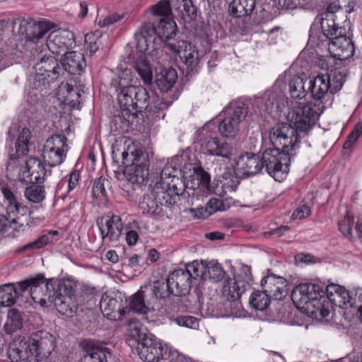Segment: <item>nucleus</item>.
<instances>
[{
	"label": "nucleus",
	"mask_w": 362,
	"mask_h": 362,
	"mask_svg": "<svg viewBox=\"0 0 362 362\" xmlns=\"http://www.w3.org/2000/svg\"><path fill=\"white\" fill-rule=\"evenodd\" d=\"M321 28L330 40L329 51L339 60H346L354 54V45L350 39L351 23L346 11L336 2L330 4L322 15Z\"/></svg>",
	"instance_id": "1"
},
{
	"label": "nucleus",
	"mask_w": 362,
	"mask_h": 362,
	"mask_svg": "<svg viewBox=\"0 0 362 362\" xmlns=\"http://www.w3.org/2000/svg\"><path fill=\"white\" fill-rule=\"evenodd\" d=\"M35 278H40V281H36L30 288V296L33 301L42 306H48V303H53L62 315H71V296L74 292L71 285L59 282L55 286L52 279L45 283L42 274H37Z\"/></svg>",
	"instance_id": "2"
},
{
	"label": "nucleus",
	"mask_w": 362,
	"mask_h": 362,
	"mask_svg": "<svg viewBox=\"0 0 362 362\" xmlns=\"http://www.w3.org/2000/svg\"><path fill=\"white\" fill-rule=\"evenodd\" d=\"M119 85L122 86L118 94V102L121 107L122 117L127 121L133 120L139 112L148 107L149 95L146 89L141 86H125L124 82L131 79V71L129 69L122 70L118 74Z\"/></svg>",
	"instance_id": "3"
},
{
	"label": "nucleus",
	"mask_w": 362,
	"mask_h": 362,
	"mask_svg": "<svg viewBox=\"0 0 362 362\" xmlns=\"http://www.w3.org/2000/svg\"><path fill=\"white\" fill-rule=\"evenodd\" d=\"M320 113L318 105L313 103H296L288 112V119L299 134H306L313 127Z\"/></svg>",
	"instance_id": "4"
},
{
	"label": "nucleus",
	"mask_w": 362,
	"mask_h": 362,
	"mask_svg": "<svg viewBox=\"0 0 362 362\" xmlns=\"http://www.w3.org/2000/svg\"><path fill=\"white\" fill-rule=\"evenodd\" d=\"M260 159L262 170L265 169V171L276 181L281 182L286 178L289 170V154L274 147L265 150Z\"/></svg>",
	"instance_id": "5"
},
{
	"label": "nucleus",
	"mask_w": 362,
	"mask_h": 362,
	"mask_svg": "<svg viewBox=\"0 0 362 362\" xmlns=\"http://www.w3.org/2000/svg\"><path fill=\"white\" fill-rule=\"evenodd\" d=\"M300 134L291 124L275 125L269 132V139L274 147L290 154L298 146Z\"/></svg>",
	"instance_id": "6"
},
{
	"label": "nucleus",
	"mask_w": 362,
	"mask_h": 362,
	"mask_svg": "<svg viewBox=\"0 0 362 362\" xmlns=\"http://www.w3.org/2000/svg\"><path fill=\"white\" fill-rule=\"evenodd\" d=\"M6 202V214L12 218L20 221L22 226H30L31 212L29 209L20 203L16 194L7 186H3L1 189Z\"/></svg>",
	"instance_id": "7"
},
{
	"label": "nucleus",
	"mask_w": 362,
	"mask_h": 362,
	"mask_svg": "<svg viewBox=\"0 0 362 362\" xmlns=\"http://www.w3.org/2000/svg\"><path fill=\"white\" fill-rule=\"evenodd\" d=\"M66 141V137L61 134L52 136L47 140L42 156L49 166H56L63 163L68 151Z\"/></svg>",
	"instance_id": "8"
},
{
	"label": "nucleus",
	"mask_w": 362,
	"mask_h": 362,
	"mask_svg": "<svg viewBox=\"0 0 362 362\" xmlns=\"http://www.w3.org/2000/svg\"><path fill=\"white\" fill-rule=\"evenodd\" d=\"M132 163L127 166L124 174L132 183H143L148 175V156L141 149L131 152Z\"/></svg>",
	"instance_id": "9"
},
{
	"label": "nucleus",
	"mask_w": 362,
	"mask_h": 362,
	"mask_svg": "<svg viewBox=\"0 0 362 362\" xmlns=\"http://www.w3.org/2000/svg\"><path fill=\"white\" fill-rule=\"evenodd\" d=\"M322 293H324V290L317 284H300L293 289L291 299L297 308L308 310H311L313 302Z\"/></svg>",
	"instance_id": "10"
},
{
	"label": "nucleus",
	"mask_w": 362,
	"mask_h": 362,
	"mask_svg": "<svg viewBox=\"0 0 362 362\" xmlns=\"http://www.w3.org/2000/svg\"><path fill=\"white\" fill-rule=\"evenodd\" d=\"M16 22L19 24V33L33 42H37L53 28L49 21H35L30 18H18Z\"/></svg>",
	"instance_id": "11"
},
{
	"label": "nucleus",
	"mask_w": 362,
	"mask_h": 362,
	"mask_svg": "<svg viewBox=\"0 0 362 362\" xmlns=\"http://www.w3.org/2000/svg\"><path fill=\"white\" fill-rule=\"evenodd\" d=\"M35 70V79L39 83L45 84L47 81L57 80L62 74V69L57 60L52 56H43L36 63L34 67Z\"/></svg>",
	"instance_id": "12"
},
{
	"label": "nucleus",
	"mask_w": 362,
	"mask_h": 362,
	"mask_svg": "<svg viewBox=\"0 0 362 362\" xmlns=\"http://www.w3.org/2000/svg\"><path fill=\"white\" fill-rule=\"evenodd\" d=\"M247 114V108L243 105H238L233 110H228L227 115L218 125L221 135L226 138L234 137L240 130V123Z\"/></svg>",
	"instance_id": "13"
},
{
	"label": "nucleus",
	"mask_w": 362,
	"mask_h": 362,
	"mask_svg": "<svg viewBox=\"0 0 362 362\" xmlns=\"http://www.w3.org/2000/svg\"><path fill=\"white\" fill-rule=\"evenodd\" d=\"M243 272L245 274L244 279L242 278L240 274H238L233 279H228L224 281L222 293L228 301L239 300L241 295L249 287V281H251L250 268L247 267H243Z\"/></svg>",
	"instance_id": "14"
},
{
	"label": "nucleus",
	"mask_w": 362,
	"mask_h": 362,
	"mask_svg": "<svg viewBox=\"0 0 362 362\" xmlns=\"http://www.w3.org/2000/svg\"><path fill=\"white\" fill-rule=\"evenodd\" d=\"M165 47L180 59L192 71L199 65V53L195 47L185 40L168 42Z\"/></svg>",
	"instance_id": "15"
},
{
	"label": "nucleus",
	"mask_w": 362,
	"mask_h": 362,
	"mask_svg": "<svg viewBox=\"0 0 362 362\" xmlns=\"http://www.w3.org/2000/svg\"><path fill=\"white\" fill-rule=\"evenodd\" d=\"M50 174L42 162L31 157L25 162V165L18 173L19 180L25 183H42Z\"/></svg>",
	"instance_id": "16"
},
{
	"label": "nucleus",
	"mask_w": 362,
	"mask_h": 362,
	"mask_svg": "<svg viewBox=\"0 0 362 362\" xmlns=\"http://www.w3.org/2000/svg\"><path fill=\"white\" fill-rule=\"evenodd\" d=\"M308 89L311 93L313 98L317 100H322L330 90L331 93L339 90L343 81L341 78L337 80L333 85L331 84V78L328 74H319L314 79H307Z\"/></svg>",
	"instance_id": "17"
},
{
	"label": "nucleus",
	"mask_w": 362,
	"mask_h": 362,
	"mask_svg": "<svg viewBox=\"0 0 362 362\" xmlns=\"http://www.w3.org/2000/svg\"><path fill=\"white\" fill-rule=\"evenodd\" d=\"M160 185H154L150 194L143 197L139 202V209L143 214L155 215L160 213L162 206H170V201L165 199V193Z\"/></svg>",
	"instance_id": "18"
},
{
	"label": "nucleus",
	"mask_w": 362,
	"mask_h": 362,
	"mask_svg": "<svg viewBox=\"0 0 362 362\" xmlns=\"http://www.w3.org/2000/svg\"><path fill=\"white\" fill-rule=\"evenodd\" d=\"M47 46L53 54L63 55L75 45L73 33L66 30L51 32L47 39Z\"/></svg>",
	"instance_id": "19"
},
{
	"label": "nucleus",
	"mask_w": 362,
	"mask_h": 362,
	"mask_svg": "<svg viewBox=\"0 0 362 362\" xmlns=\"http://www.w3.org/2000/svg\"><path fill=\"white\" fill-rule=\"evenodd\" d=\"M97 225L104 244L117 241L122 235L123 224L117 215L103 217L97 221Z\"/></svg>",
	"instance_id": "20"
},
{
	"label": "nucleus",
	"mask_w": 362,
	"mask_h": 362,
	"mask_svg": "<svg viewBox=\"0 0 362 362\" xmlns=\"http://www.w3.org/2000/svg\"><path fill=\"white\" fill-rule=\"evenodd\" d=\"M28 342L34 355L38 358V362L48 357L54 349V337L46 331L35 332Z\"/></svg>",
	"instance_id": "21"
},
{
	"label": "nucleus",
	"mask_w": 362,
	"mask_h": 362,
	"mask_svg": "<svg viewBox=\"0 0 362 362\" xmlns=\"http://www.w3.org/2000/svg\"><path fill=\"white\" fill-rule=\"evenodd\" d=\"M7 354L11 362H38L23 337H17L10 343Z\"/></svg>",
	"instance_id": "22"
},
{
	"label": "nucleus",
	"mask_w": 362,
	"mask_h": 362,
	"mask_svg": "<svg viewBox=\"0 0 362 362\" xmlns=\"http://www.w3.org/2000/svg\"><path fill=\"white\" fill-rule=\"evenodd\" d=\"M192 286V276L184 269H177L170 273L167 279L166 286L172 294L181 296L189 292Z\"/></svg>",
	"instance_id": "23"
},
{
	"label": "nucleus",
	"mask_w": 362,
	"mask_h": 362,
	"mask_svg": "<svg viewBox=\"0 0 362 362\" xmlns=\"http://www.w3.org/2000/svg\"><path fill=\"white\" fill-rule=\"evenodd\" d=\"M136 349L140 358L146 362H157L167 355L161 343L153 337L146 339Z\"/></svg>",
	"instance_id": "24"
},
{
	"label": "nucleus",
	"mask_w": 362,
	"mask_h": 362,
	"mask_svg": "<svg viewBox=\"0 0 362 362\" xmlns=\"http://www.w3.org/2000/svg\"><path fill=\"white\" fill-rule=\"evenodd\" d=\"M100 308L103 315L109 318H115L116 314L122 315L124 306L121 295L115 292L103 294L100 301Z\"/></svg>",
	"instance_id": "25"
},
{
	"label": "nucleus",
	"mask_w": 362,
	"mask_h": 362,
	"mask_svg": "<svg viewBox=\"0 0 362 362\" xmlns=\"http://www.w3.org/2000/svg\"><path fill=\"white\" fill-rule=\"evenodd\" d=\"M156 185L162 187L165 199L168 202L170 201V206L175 204L176 199L182 196L185 190V182L175 175H173L170 181L156 182Z\"/></svg>",
	"instance_id": "26"
},
{
	"label": "nucleus",
	"mask_w": 362,
	"mask_h": 362,
	"mask_svg": "<svg viewBox=\"0 0 362 362\" xmlns=\"http://www.w3.org/2000/svg\"><path fill=\"white\" fill-rule=\"evenodd\" d=\"M236 168L244 175H254L262 170V163L259 156L247 153L239 158Z\"/></svg>",
	"instance_id": "27"
},
{
	"label": "nucleus",
	"mask_w": 362,
	"mask_h": 362,
	"mask_svg": "<svg viewBox=\"0 0 362 362\" xmlns=\"http://www.w3.org/2000/svg\"><path fill=\"white\" fill-rule=\"evenodd\" d=\"M261 285L266 288L270 298L281 300L284 297L286 280L281 276L269 275L261 281Z\"/></svg>",
	"instance_id": "28"
},
{
	"label": "nucleus",
	"mask_w": 362,
	"mask_h": 362,
	"mask_svg": "<svg viewBox=\"0 0 362 362\" xmlns=\"http://www.w3.org/2000/svg\"><path fill=\"white\" fill-rule=\"evenodd\" d=\"M61 59L62 70L71 74H80L85 66L83 55L75 51L68 52Z\"/></svg>",
	"instance_id": "29"
},
{
	"label": "nucleus",
	"mask_w": 362,
	"mask_h": 362,
	"mask_svg": "<svg viewBox=\"0 0 362 362\" xmlns=\"http://www.w3.org/2000/svg\"><path fill=\"white\" fill-rule=\"evenodd\" d=\"M256 7V0H232L228 4V13L233 18L250 16Z\"/></svg>",
	"instance_id": "30"
},
{
	"label": "nucleus",
	"mask_w": 362,
	"mask_h": 362,
	"mask_svg": "<svg viewBox=\"0 0 362 362\" xmlns=\"http://www.w3.org/2000/svg\"><path fill=\"white\" fill-rule=\"evenodd\" d=\"M129 308L132 311L142 315H146L153 310L151 302L142 288L130 297Z\"/></svg>",
	"instance_id": "31"
},
{
	"label": "nucleus",
	"mask_w": 362,
	"mask_h": 362,
	"mask_svg": "<svg viewBox=\"0 0 362 362\" xmlns=\"http://www.w3.org/2000/svg\"><path fill=\"white\" fill-rule=\"evenodd\" d=\"M204 149L207 154L230 158L233 155V147L226 141L218 138H211L205 144Z\"/></svg>",
	"instance_id": "32"
},
{
	"label": "nucleus",
	"mask_w": 362,
	"mask_h": 362,
	"mask_svg": "<svg viewBox=\"0 0 362 362\" xmlns=\"http://www.w3.org/2000/svg\"><path fill=\"white\" fill-rule=\"evenodd\" d=\"M56 95L57 99L64 105L70 107H75L79 103L80 94L74 89L73 86L67 83H61L57 89Z\"/></svg>",
	"instance_id": "33"
},
{
	"label": "nucleus",
	"mask_w": 362,
	"mask_h": 362,
	"mask_svg": "<svg viewBox=\"0 0 362 362\" xmlns=\"http://www.w3.org/2000/svg\"><path fill=\"white\" fill-rule=\"evenodd\" d=\"M154 25L156 35L163 40H170L176 34L177 25L171 18H159Z\"/></svg>",
	"instance_id": "34"
},
{
	"label": "nucleus",
	"mask_w": 362,
	"mask_h": 362,
	"mask_svg": "<svg viewBox=\"0 0 362 362\" xmlns=\"http://www.w3.org/2000/svg\"><path fill=\"white\" fill-rule=\"evenodd\" d=\"M177 78V75L175 69H168L156 75V83L161 92H167L173 87Z\"/></svg>",
	"instance_id": "35"
},
{
	"label": "nucleus",
	"mask_w": 362,
	"mask_h": 362,
	"mask_svg": "<svg viewBox=\"0 0 362 362\" xmlns=\"http://www.w3.org/2000/svg\"><path fill=\"white\" fill-rule=\"evenodd\" d=\"M134 69L146 84L152 82L153 74L149 62L145 55L141 54L134 61Z\"/></svg>",
	"instance_id": "36"
},
{
	"label": "nucleus",
	"mask_w": 362,
	"mask_h": 362,
	"mask_svg": "<svg viewBox=\"0 0 362 362\" xmlns=\"http://www.w3.org/2000/svg\"><path fill=\"white\" fill-rule=\"evenodd\" d=\"M129 340H132L137 346L144 342L146 339L152 336L146 334V329L139 321H131L128 325Z\"/></svg>",
	"instance_id": "37"
},
{
	"label": "nucleus",
	"mask_w": 362,
	"mask_h": 362,
	"mask_svg": "<svg viewBox=\"0 0 362 362\" xmlns=\"http://www.w3.org/2000/svg\"><path fill=\"white\" fill-rule=\"evenodd\" d=\"M20 221L18 220L13 221L6 214V215L0 214V236L5 233L9 232H21L29 228L30 226H21Z\"/></svg>",
	"instance_id": "38"
},
{
	"label": "nucleus",
	"mask_w": 362,
	"mask_h": 362,
	"mask_svg": "<svg viewBox=\"0 0 362 362\" xmlns=\"http://www.w3.org/2000/svg\"><path fill=\"white\" fill-rule=\"evenodd\" d=\"M323 294L322 293L315 301L313 302L311 310H308V311L315 315H320L322 318H325L329 315L332 303L327 300V298H325Z\"/></svg>",
	"instance_id": "39"
},
{
	"label": "nucleus",
	"mask_w": 362,
	"mask_h": 362,
	"mask_svg": "<svg viewBox=\"0 0 362 362\" xmlns=\"http://www.w3.org/2000/svg\"><path fill=\"white\" fill-rule=\"evenodd\" d=\"M177 2V8L180 13L181 18L185 23L193 21L197 17V8L192 0H175Z\"/></svg>",
	"instance_id": "40"
},
{
	"label": "nucleus",
	"mask_w": 362,
	"mask_h": 362,
	"mask_svg": "<svg viewBox=\"0 0 362 362\" xmlns=\"http://www.w3.org/2000/svg\"><path fill=\"white\" fill-rule=\"evenodd\" d=\"M305 85L308 86L307 79L295 76L288 83L291 97L294 99H301L306 95Z\"/></svg>",
	"instance_id": "41"
},
{
	"label": "nucleus",
	"mask_w": 362,
	"mask_h": 362,
	"mask_svg": "<svg viewBox=\"0 0 362 362\" xmlns=\"http://www.w3.org/2000/svg\"><path fill=\"white\" fill-rule=\"evenodd\" d=\"M17 291L13 284L0 286V307H8L16 303Z\"/></svg>",
	"instance_id": "42"
},
{
	"label": "nucleus",
	"mask_w": 362,
	"mask_h": 362,
	"mask_svg": "<svg viewBox=\"0 0 362 362\" xmlns=\"http://www.w3.org/2000/svg\"><path fill=\"white\" fill-rule=\"evenodd\" d=\"M23 326L22 317L16 309L9 310L7 320L4 325V330L7 334H12L20 329Z\"/></svg>",
	"instance_id": "43"
},
{
	"label": "nucleus",
	"mask_w": 362,
	"mask_h": 362,
	"mask_svg": "<svg viewBox=\"0 0 362 362\" xmlns=\"http://www.w3.org/2000/svg\"><path fill=\"white\" fill-rule=\"evenodd\" d=\"M271 303V298L266 288L263 291L254 292L250 298V303L252 308L259 310H264L269 307Z\"/></svg>",
	"instance_id": "44"
},
{
	"label": "nucleus",
	"mask_w": 362,
	"mask_h": 362,
	"mask_svg": "<svg viewBox=\"0 0 362 362\" xmlns=\"http://www.w3.org/2000/svg\"><path fill=\"white\" fill-rule=\"evenodd\" d=\"M204 269V273H202V279L204 280L210 279L214 281H218L223 279L225 274L221 264L215 262H209Z\"/></svg>",
	"instance_id": "45"
},
{
	"label": "nucleus",
	"mask_w": 362,
	"mask_h": 362,
	"mask_svg": "<svg viewBox=\"0 0 362 362\" xmlns=\"http://www.w3.org/2000/svg\"><path fill=\"white\" fill-rule=\"evenodd\" d=\"M24 196L30 202L38 204L45 199L46 192L43 186L32 185L25 188Z\"/></svg>",
	"instance_id": "46"
},
{
	"label": "nucleus",
	"mask_w": 362,
	"mask_h": 362,
	"mask_svg": "<svg viewBox=\"0 0 362 362\" xmlns=\"http://www.w3.org/2000/svg\"><path fill=\"white\" fill-rule=\"evenodd\" d=\"M30 131L28 128H23L20 132L16 142V153L18 156H25L29 151V141Z\"/></svg>",
	"instance_id": "47"
},
{
	"label": "nucleus",
	"mask_w": 362,
	"mask_h": 362,
	"mask_svg": "<svg viewBox=\"0 0 362 362\" xmlns=\"http://www.w3.org/2000/svg\"><path fill=\"white\" fill-rule=\"evenodd\" d=\"M151 12L153 16L159 18H171L172 8L168 0H161L152 6Z\"/></svg>",
	"instance_id": "48"
},
{
	"label": "nucleus",
	"mask_w": 362,
	"mask_h": 362,
	"mask_svg": "<svg viewBox=\"0 0 362 362\" xmlns=\"http://www.w3.org/2000/svg\"><path fill=\"white\" fill-rule=\"evenodd\" d=\"M354 223V216L347 212L344 218L338 223L339 230L346 238L351 240L353 237L352 226Z\"/></svg>",
	"instance_id": "49"
},
{
	"label": "nucleus",
	"mask_w": 362,
	"mask_h": 362,
	"mask_svg": "<svg viewBox=\"0 0 362 362\" xmlns=\"http://www.w3.org/2000/svg\"><path fill=\"white\" fill-rule=\"evenodd\" d=\"M153 34H156L155 25H152L150 23H145L135 33L134 37L137 44L139 45L142 40L146 42L148 37H151Z\"/></svg>",
	"instance_id": "50"
},
{
	"label": "nucleus",
	"mask_w": 362,
	"mask_h": 362,
	"mask_svg": "<svg viewBox=\"0 0 362 362\" xmlns=\"http://www.w3.org/2000/svg\"><path fill=\"white\" fill-rule=\"evenodd\" d=\"M100 33H90L85 35V47L90 54L95 53L100 48Z\"/></svg>",
	"instance_id": "51"
},
{
	"label": "nucleus",
	"mask_w": 362,
	"mask_h": 362,
	"mask_svg": "<svg viewBox=\"0 0 362 362\" xmlns=\"http://www.w3.org/2000/svg\"><path fill=\"white\" fill-rule=\"evenodd\" d=\"M350 298V293L343 287L342 291H340L339 292H337V294L334 295V298L331 303L341 308L346 309L349 306Z\"/></svg>",
	"instance_id": "52"
},
{
	"label": "nucleus",
	"mask_w": 362,
	"mask_h": 362,
	"mask_svg": "<svg viewBox=\"0 0 362 362\" xmlns=\"http://www.w3.org/2000/svg\"><path fill=\"white\" fill-rule=\"evenodd\" d=\"M107 182L108 180L103 177H99L94 181L92 187V193L93 196L95 199H103L106 198L107 192L105 189V183Z\"/></svg>",
	"instance_id": "53"
},
{
	"label": "nucleus",
	"mask_w": 362,
	"mask_h": 362,
	"mask_svg": "<svg viewBox=\"0 0 362 362\" xmlns=\"http://www.w3.org/2000/svg\"><path fill=\"white\" fill-rule=\"evenodd\" d=\"M81 362H107V353L103 350L93 351L83 356Z\"/></svg>",
	"instance_id": "54"
},
{
	"label": "nucleus",
	"mask_w": 362,
	"mask_h": 362,
	"mask_svg": "<svg viewBox=\"0 0 362 362\" xmlns=\"http://www.w3.org/2000/svg\"><path fill=\"white\" fill-rule=\"evenodd\" d=\"M187 193L188 198L187 202L189 205L193 206L192 208H197L204 204L206 197L203 193L195 190H192V193Z\"/></svg>",
	"instance_id": "55"
},
{
	"label": "nucleus",
	"mask_w": 362,
	"mask_h": 362,
	"mask_svg": "<svg viewBox=\"0 0 362 362\" xmlns=\"http://www.w3.org/2000/svg\"><path fill=\"white\" fill-rule=\"evenodd\" d=\"M175 321L178 325L182 327L195 329L199 327V322L193 316H180L176 317Z\"/></svg>",
	"instance_id": "56"
},
{
	"label": "nucleus",
	"mask_w": 362,
	"mask_h": 362,
	"mask_svg": "<svg viewBox=\"0 0 362 362\" xmlns=\"http://www.w3.org/2000/svg\"><path fill=\"white\" fill-rule=\"evenodd\" d=\"M152 291L156 299L166 298L171 293L165 284L160 281L154 282Z\"/></svg>",
	"instance_id": "57"
},
{
	"label": "nucleus",
	"mask_w": 362,
	"mask_h": 362,
	"mask_svg": "<svg viewBox=\"0 0 362 362\" xmlns=\"http://www.w3.org/2000/svg\"><path fill=\"white\" fill-rule=\"evenodd\" d=\"M279 5L282 9L293 10L298 7H303L309 1H303L302 0H278Z\"/></svg>",
	"instance_id": "58"
},
{
	"label": "nucleus",
	"mask_w": 362,
	"mask_h": 362,
	"mask_svg": "<svg viewBox=\"0 0 362 362\" xmlns=\"http://www.w3.org/2000/svg\"><path fill=\"white\" fill-rule=\"evenodd\" d=\"M362 134V124L358 123L356 125L354 130L349 135L346 141L344 144V148H351V145L358 139Z\"/></svg>",
	"instance_id": "59"
},
{
	"label": "nucleus",
	"mask_w": 362,
	"mask_h": 362,
	"mask_svg": "<svg viewBox=\"0 0 362 362\" xmlns=\"http://www.w3.org/2000/svg\"><path fill=\"white\" fill-rule=\"evenodd\" d=\"M350 303L349 308H357V310L359 309L360 305H362V288H356L350 293Z\"/></svg>",
	"instance_id": "60"
},
{
	"label": "nucleus",
	"mask_w": 362,
	"mask_h": 362,
	"mask_svg": "<svg viewBox=\"0 0 362 362\" xmlns=\"http://www.w3.org/2000/svg\"><path fill=\"white\" fill-rule=\"evenodd\" d=\"M204 267L203 265L200 266L198 262H193L187 265L184 272H188L192 276V279H196L199 276L202 278V273H204Z\"/></svg>",
	"instance_id": "61"
},
{
	"label": "nucleus",
	"mask_w": 362,
	"mask_h": 362,
	"mask_svg": "<svg viewBox=\"0 0 362 362\" xmlns=\"http://www.w3.org/2000/svg\"><path fill=\"white\" fill-rule=\"evenodd\" d=\"M124 18V14H119V13H112L109 16L105 17L102 20H99L98 25L101 28L103 27H107L110 25H112L114 23H117L118 21H121Z\"/></svg>",
	"instance_id": "62"
},
{
	"label": "nucleus",
	"mask_w": 362,
	"mask_h": 362,
	"mask_svg": "<svg viewBox=\"0 0 362 362\" xmlns=\"http://www.w3.org/2000/svg\"><path fill=\"white\" fill-rule=\"evenodd\" d=\"M50 241L49 235H43L39 237L35 241L26 245L24 248L28 249H40L48 244Z\"/></svg>",
	"instance_id": "63"
},
{
	"label": "nucleus",
	"mask_w": 362,
	"mask_h": 362,
	"mask_svg": "<svg viewBox=\"0 0 362 362\" xmlns=\"http://www.w3.org/2000/svg\"><path fill=\"white\" fill-rule=\"evenodd\" d=\"M206 205L209 209V215H211L217 211H223L225 209L223 202L217 198H211L207 202Z\"/></svg>",
	"instance_id": "64"
}]
</instances>
